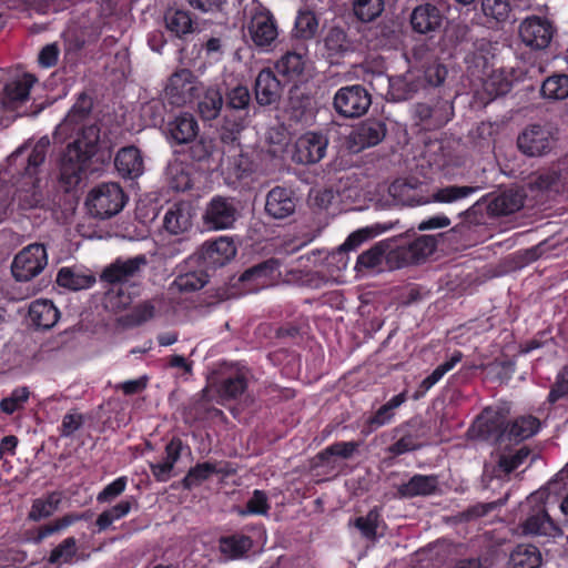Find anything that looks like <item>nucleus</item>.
I'll return each mask as SVG.
<instances>
[{
	"mask_svg": "<svg viewBox=\"0 0 568 568\" xmlns=\"http://www.w3.org/2000/svg\"><path fill=\"white\" fill-rule=\"evenodd\" d=\"M324 47L329 58H342L354 51L353 41L348 38L344 28L331 27L324 37Z\"/></svg>",
	"mask_w": 568,
	"mask_h": 568,
	"instance_id": "a878e982",
	"label": "nucleus"
},
{
	"mask_svg": "<svg viewBox=\"0 0 568 568\" xmlns=\"http://www.w3.org/2000/svg\"><path fill=\"white\" fill-rule=\"evenodd\" d=\"M371 104V93L359 84L341 88L333 100L335 111L347 119L362 116Z\"/></svg>",
	"mask_w": 568,
	"mask_h": 568,
	"instance_id": "7ed1b4c3",
	"label": "nucleus"
},
{
	"mask_svg": "<svg viewBox=\"0 0 568 568\" xmlns=\"http://www.w3.org/2000/svg\"><path fill=\"white\" fill-rule=\"evenodd\" d=\"M224 104L222 92L217 88L206 89L204 97L197 103V111L204 121H211L219 116Z\"/></svg>",
	"mask_w": 568,
	"mask_h": 568,
	"instance_id": "ea45409f",
	"label": "nucleus"
},
{
	"mask_svg": "<svg viewBox=\"0 0 568 568\" xmlns=\"http://www.w3.org/2000/svg\"><path fill=\"white\" fill-rule=\"evenodd\" d=\"M381 520L379 510L374 507L366 516L357 517L354 521L355 527L361 531L363 537L368 540H375L377 537V528Z\"/></svg>",
	"mask_w": 568,
	"mask_h": 568,
	"instance_id": "864d4df0",
	"label": "nucleus"
},
{
	"mask_svg": "<svg viewBox=\"0 0 568 568\" xmlns=\"http://www.w3.org/2000/svg\"><path fill=\"white\" fill-rule=\"evenodd\" d=\"M148 265L145 255H136L130 258H116L101 273L100 280L108 284H123L140 276Z\"/></svg>",
	"mask_w": 568,
	"mask_h": 568,
	"instance_id": "f8f14e48",
	"label": "nucleus"
},
{
	"mask_svg": "<svg viewBox=\"0 0 568 568\" xmlns=\"http://www.w3.org/2000/svg\"><path fill=\"white\" fill-rule=\"evenodd\" d=\"M236 254V247L231 237L221 236L214 241H207L202 245V256L213 263L224 264Z\"/></svg>",
	"mask_w": 568,
	"mask_h": 568,
	"instance_id": "393cba45",
	"label": "nucleus"
},
{
	"mask_svg": "<svg viewBox=\"0 0 568 568\" xmlns=\"http://www.w3.org/2000/svg\"><path fill=\"white\" fill-rule=\"evenodd\" d=\"M318 30V20L314 12L300 11L295 20V34L303 40L313 39Z\"/></svg>",
	"mask_w": 568,
	"mask_h": 568,
	"instance_id": "3c124183",
	"label": "nucleus"
},
{
	"mask_svg": "<svg viewBox=\"0 0 568 568\" xmlns=\"http://www.w3.org/2000/svg\"><path fill=\"white\" fill-rule=\"evenodd\" d=\"M48 257L43 244L34 243L20 251L11 265L12 275L18 282H28L47 265Z\"/></svg>",
	"mask_w": 568,
	"mask_h": 568,
	"instance_id": "423d86ee",
	"label": "nucleus"
},
{
	"mask_svg": "<svg viewBox=\"0 0 568 568\" xmlns=\"http://www.w3.org/2000/svg\"><path fill=\"white\" fill-rule=\"evenodd\" d=\"M387 252V241H381L374 244L369 250L358 255L355 271L357 274L366 275L373 273H381L385 268V253Z\"/></svg>",
	"mask_w": 568,
	"mask_h": 568,
	"instance_id": "5701e85b",
	"label": "nucleus"
},
{
	"mask_svg": "<svg viewBox=\"0 0 568 568\" xmlns=\"http://www.w3.org/2000/svg\"><path fill=\"white\" fill-rule=\"evenodd\" d=\"M412 255L413 264L424 261L436 248V241L430 235H423L407 245Z\"/></svg>",
	"mask_w": 568,
	"mask_h": 568,
	"instance_id": "4d7b16f0",
	"label": "nucleus"
},
{
	"mask_svg": "<svg viewBox=\"0 0 568 568\" xmlns=\"http://www.w3.org/2000/svg\"><path fill=\"white\" fill-rule=\"evenodd\" d=\"M530 453L531 450L527 446H523L514 454L501 455L498 466L504 473L510 474L525 463Z\"/></svg>",
	"mask_w": 568,
	"mask_h": 568,
	"instance_id": "338daca9",
	"label": "nucleus"
},
{
	"mask_svg": "<svg viewBox=\"0 0 568 568\" xmlns=\"http://www.w3.org/2000/svg\"><path fill=\"white\" fill-rule=\"evenodd\" d=\"M384 0H354L353 12L361 22H372L384 11Z\"/></svg>",
	"mask_w": 568,
	"mask_h": 568,
	"instance_id": "09e8293b",
	"label": "nucleus"
},
{
	"mask_svg": "<svg viewBox=\"0 0 568 568\" xmlns=\"http://www.w3.org/2000/svg\"><path fill=\"white\" fill-rule=\"evenodd\" d=\"M61 504V495L52 491L32 501L28 518L32 521H40L54 514Z\"/></svg>",
	"mask_w": 568,
	"mask_h": 568,
	"instance_id": "e433bc0d",
	"label": "nucleus"
},
{
	"mask_svg": "<svg viewBox=\"0 0 568 568\" xmlns=\"http://www.w3.org/2000/svg\"><path fill=\"white\" fill-rule=\"evenodd\" d=\"M540 93L545 99L565 100L568 98V74L548 77L541 85Z\"/></svg>",
	"mask_w": 568,
	"mask_h": 568,
	"instance_id": "a18cd8bd",
	"label": "nucleus"
},
{
	"mask_svg": "<svg viewBox=\"0 0 568 568\" xmlns=\"http://www.w3.org/2000/svg\"><path fill=\"white\" fill-rule=\"evenodd\" d=\"M524 206V197L520 193L509 190L495 196L488 203V213L490 215H509Z\"/></svg>",
	"mask_w": 568,
	"mask_h": 568,
	"instance_id": "7c9ffc66",
	"label": "nucleus"
},
{
	"mask_svg": "<svg viewBox=\"0 0 568 568\" xmlns=\"http://www.w3.org/2000/svg\"><path fill=\"white\" fill-rule=\"evenodd\" d=\"M327 145L328 139L323 133L306 132L296 140L292 160L302 165L316 164L325 156Z\"/></svg>",
	"mask_w": 568,
	"mask_h": 568,
	"instance_id": "9d476101",
	"label": "nucleus"
},
{
	"mask_svg": "<svg viewBox=\"0 0 568 568\" xmlns=\"http://www.w3.org/2000/svg\"><path fill=\"white\" fill-rule=\"evenodd\" d=\"M30 392L28 387H17L8 397L1 399L0 409L8 415H12L17 410L23 408V405L28 402Z\"/></svg>",
	"mask_w": 568,
	"mask_h": 568,
	"instance_id": "052dcab7",
	"label": "nucleus"
},
{
	"mask_svg": "<svg viewBox=\"0 0 568 568\" xmlns=\"http://www.w3.org/2000/svg\"><path fill=\"white\" fill-rule=\"evenodd\" d=\"M237 210L232 200L216 196L206 206L204 224L212 230H224L233 225Z\"/></svg>",
	"mask_w": 568,
	"mask_h": 568,
	"instance_id": "4468645a",
	"label": "nucleus"
},
{
	"mask_svg": "<svg viewBox=\"0 0 568 568\" xmlns=\"http://www.w3.org/2000/svg\"><path fill=\"white\" fill-rule=\"evenodd\" d=\"M556 31L554 22L540 16L527 17L520 22L518 29L523 43L532 50L548 48Z\"/></svg>",
	"mask_w": 568,
	"mask_h": 568,
	"instance_id": "39448f33",
	"label": "nucleus"
},
{
	"mask_svg": "<svg viewBox=\"0 0 568 568\" xmlns=\"http://www.w3.org/2000/svg\"><path fill=\"white\" fill-rule=\"evenodd\" d=\"M37 82V78L30 73L23 74L6 83L3 88L2 104L6 109L13 110L29 99L30 89Z\"/></svg>",
	"mask_w": 568,
	"mask_h": 568,
	"instance_id": "6ab92c4d",
	"label": "nucleus"
},
{
	"mask_svg": "<svg viewBox=\"0 0 568 568\" xmlns=\"http://www.w3.org/2000/svg\"><path fill=\"white\" fill-rule=\"evenodd\" d=\"M275 69L287 80H296L304 73L305 60L302 54L287 51L277 60Z\"/></svg>",
	"mask_w": 568,
	"mask_h": 568,
	"instance_id": "4c0bfd02",
	"label": "nucleus"
},
{
	"mask_svg": "<svg viewBox=\"0 0 568 568\" xmlns=\"http://www.w3.org/2000/svg\"><path fill=\"white\" fill-rule=\"evenodd\" d=\"M77 552V539L72 536L67 537L51 550L48 562L51 565L72 564Z\"/></svg>",
	"mask_w": 568,
	"mask_h": 568,
	"instance_id": "de8ad7c7",
	"label": "nucleus"
},
{
	"mask_svg": "<svg viewBox=\"0 0 568 568\" xmlns=\"http://www.w3.org/2000/svg\"><path fill=\"white\" fill-rule=\"evenodd\" d=\"M114 165L125 179H135L143 173V159L140 150L133 145L122 148L115 155Z\"/></svg>",
	"mask_w": 568,
	"mask_h": 568,
	"instance_id": "4be33fe9",
	"label": "nucleus"
},
{
	"mask_svg": "<svg viewBox=\"0 0 568 568\" xmlns=\"http://www.w3.org/2000/svg\"><path fill=\"white\" fill-rule=\"evenodd\" d=\"M202 83L189 69L175 71L165 87V95L171 104L182 106L199 98Z\"/></svg>",
	"mask_w": 568,
	"mask_h": 568,
	"instance_id": "0eeeda50",
	"label": "nucleus"
},
{
	"mask_svg": "<svg viewBox=\"0 0 568 568\" xmlns=\"http://www.w3.org/2000/svg\"><path fill=\"white\" fill-rule=\"evenodd\" d=\"M128 486V477L120 476L115 478L113 481L108 484L98 495L97 501L99 504H110L119 496H121Z\"/></svg>",
	"mask_w": 568,
	"mask_h": 568,
	"instance_id": "69168bd1",
	"label": "nucleus"
},
{
	"mask_svg": "<svg viewBox=\"0 0 568 568\" xmlns=\"http://www.w3.org/2000/svg\"><path fill=\"white\" fill-rule=\"evenodd\" d=\"M253 546L252 538L244 534H232L219 539L220 551L232 560L243 558Z\"/></svg>",
	"mask_w": 568,
	"mask_h": 568,
	"instance_id": "c85d7f7f",
	"label": "nucleus"
},
{
	"mask_svg": "<svg viewBox=\"0 0 568 568\" xmlns=\"http://www.w3.org/2000/svg\"><path fill=\"white\" fill-rule=\"evenodd\" d=\"M481 11L485 17L504 22L511 11L509 0H481Z\"/></svg>",
	"mask_w": 568,
	"mask_h": 568,
	"instance_id": "680f3d73",
	"label": "nucleus"
},
{
	"mask_svg": "<svg viewBox=\"0 0 568 568\" xmlns=\"http://www.w3.org/2000/svg\"><path fill=\"white\" fill-rule=\"evenodd\" d=\"M358 442H336L315 456L317 466H328L332 457H341L343 459L351 458L358 449Z\"/></svg>",
	"mask_w": 568,
	"mask_h": 568,
	"instance_id": "c9c22d12",
	"label": "nucleus"
},
{
	"mask_svg": "<svg viewBox=\"0 0 568 568\" xmlns=\"http://www.w3.org/2000/svg\"><path fill=\"white\" fill-rule=\"evenodd\" d=\"M92 108V98L81 92L53 133L60 142L75 136L65 146L59 162L60 181L67 190L75 187L94 172L95 164H104L112 158V146L105 138H101L100 125L88 122Z\"/></svg>",
	"mask_w": 568,
	"mask_h": 568,
	"instance_id": "f257e3e1",
	"label": "nucleus"
},
{
	"mask_svg": "<svg viewBox=\"0 0 568 568\" xmlns=\"http://www.w3.org/2000/svg\"><path fill=\"white\" fill-rule=\"evenodd\" d=\"M29 317L39 328H51L59 320L60 312L51 301L38 300L29 307Z\"/></svg>",
	"mask_w": 568,
	"mask_h": 568,
	"instance_id": "cd10ccee",
	"label": "nucleus"
},
{
	"mask_svg": "<svg viewBox=\"0 0 568 568\" xmlns=\"http://www.w3.org/2000/svg\"><path fill=\"white\" fill-rule=\"evenodd\" d=\"M560 172L555 169H545L529 175V187L537 191L554 189L559 182Z\"/></svg>",
	"mask_w": 568,
	"mask_h": 568,
	"instance_id": "603ef678",
	"label": "nucleus"
},
{
	"mask_svg": "<svg viewBox=\"0 0 568 568\" xmlns=\"http://www.w3.org/2000/svg\"><path fill=\"white\" fill-rule=\"evenodd\" d=\"M542 562L540 550L534 545H518L510 554V568H539Z\"/></svg>",
	"mask_w": 568,
	"mask_h": 568,
	"instance_id": "f704fd0d",
	"label": "nucleus"
},
{
	"mask_svg": "<svg viewBox=\"0 0 568 568\" xmlns=\"http://www.w3.org/2000/svg\"><path fill=\"white\" fill-rule=\"evenodd\" d=\"M413 422L409 420L394 428V432L396 434H400V437L387 447L386 452L390 456L397 457L406 453L417 450L422 447V444L419 443V435L417 434V430L413 429Z\"/></svg>",
	"mask_w": 568,
	"mask_h": 568,
	"instance_id": "b1692460",
	"label": "nucleus"
},
{
	"mask_svg": "<svg viewBox=\"0 0 568 568\" xmlns=\"http://www.w3.org/2000/svg\"><path fill=\"white\" fill-rule=\"evenodd\" d=\"M254 91L257 103L264 106L280 100L282 87L271 69H263L255 80Z\"/></svg>",
	"mask_w": 568,
	"mask_h": 568,
	"instance_id": "a211bd4d",
	"label": "nucleus"
},
{
	"mask_svg": "<svg viewBox=\"0 0 568 568\" xmlns=\"http://www.w3.org/2000/svg\"><path fill=\"white\" fill-rule=\"evenodd\" d=\"M193 207L190 202L181 201L172 204L164 217L163 227L171 235H181L192 227Z\"/></svg>",
	"mask_w": 568,
	"mask_h": 568,
	"instance_id": "dca6fc26",
	"label": "nucleus"
},
{
	"mask_svg": "<svg viewBox=\"0 0 568 568\" xmlns=\"http://www.w3.org/2000/svg\"><path fill=\"white\" fill-rule=\"evenodd\" d=\"M566 397H568V364L557 374L556 381L550 387L547 400L549 404L554 405Z\"/></svg>",
	"mask_w": 568,
	"mask_h": 568,
	"instance_id": "774afa93",
	"label": "nucleus"
},
{
	"mask_svg": "<svg viewBox=\"0 0 568 568\" xmlns=\"http://www.w3.org/2000/svg\"><path fill=\"white\" fill-rule=\"evenodd\" d=\"M417 183L418 181L416 179H397L389 185L388 191L394 199L406 205L428 203V200L420 201L412 194V192L415 191Z\"/></svg>",
	"mask_w": 568,
	"mask_h": 568,
	"instance_id": "c03bdc74",
	"label": "nucleus"
},
{
	"mask_svg": "<svg viewBox=\"0 0 568 568\" xmlns=\"http://www.w3.org/2000/svg\"><path fill=\"white\" fill-rule=\"evenodd\" d=\"M39 179H29L17 190L16 197L22 210H31L44 205V195Z\"/></svg>",
	"mask_w": 568,
	"mask_h": 568,
	"instance_id": "473e14b6",
	"label": "nucleus"
},
{
	"mask_svg": "<svg viewBox=\"0 0 568 568\" xmlns=\"http://www.w3.org/2000/svg\"><path fill=\"white\" fill-rule=\"evenodd\" d=\"M438 487L436 475L416 474L408 481L397 486V497L409 499L417 496H429L435 494Z\"/></svg>",
	"mask_w": 568,
	"mask_h": 568,
	"instance_id": "aec40b11",
	"label": "nucleus"
},
{
	"mask_svg": "<svg viewBox=\"0 0 568 568\" xmlns=\"http://www.w3.org/2000/svg\"><path fill=\"white\" fill-rule=\"evenodd\" d=\"M247 379L242 374H235L224 378L217 388V393L222 399H236L247 388Z\"/></svg>",
	"mask_w": 568,
	"mask_h": 568,
	"instance_id": "8fccbe9b",
	"label": "nucleus"
},
{
	"mask_svg": "<svg viewBox=\"0 0 568 568\" xmlns=\"http://www.w3.org/2000/svg\"><path fill=\"white\" fill-rule=\"evenodd\" d=\"M245 126V118L226 112L219 129L221 142L227 145L240 146V136Z\"/></svg>",
	"mask_w": 568,
	"mask_h": 568,
	"instance_id": "72a5a7b5",
	"label": "nucleus"
},
{
	"mask_svg": "<svg viewBox=\"0 0 568 568\" xmlns=\"http://www.w3.org/2000/svg\"><path fill=\"white\" fill-rule=\"evenodd\" d=\"M156 300L144 301L135 305L130 313L122 317L125 326L135 327L152 320L156 313Z\"/></svg>",
	"mask_w": 568,
	"mask_h": 568,
	"instance_id": "49530a36",
	"label": "nucleus"
},
{
	"mask_svg": "<svg viewBox=\"0 0 568 568\" xmlns=\"http://www.w3.org/2000/svg\"><path fill=\"white\" fill-rule=\"evenodd\" d=\"M215 464L211 462L197 463L191 467L180 481L184 490H192L209 480L215 474Z\"/></svg>",
	"mask_w": 568,
	"mask_h": 568,
	"instance_id": "79ce46f5",
	"label": "nucleus"
},
{
	"mask_svg": "<svg viewBox=\"0 0 568 568\" xmlns=\"http://www.w3.org/2000/svg\"><path fill=\"white\" fill-rule=\"evenodd\" d=\"M539 419L534 416H521L507 424L505 442L520 443L538 433Z\"/></svg>",
	"mask_w": 568,
	"mask_h": 568,
	"instance_id": "2f4dec72",
	"label": "nucleus"
},
{
	"mask_svg": "<svg viewBox=\"0 0 568 568\" xmlns=\"http://www.w3.org/2000/svg\"><path fill=\"white\" fill-rule=\"evenodd\" d=\"M133 503L132 497L130 499H122L114 506L103 510L95 519L98 532L109 529L114 521L126 517L132 509Z\"/></svg>",
	"mask_w": 568,
	"mask_h": 568,
	"instance_id": "a19ab883",
	"label": "nucleus"
},
{
	"mask_svg": "<svg viewBox=\"0 0 568 568\" xmlns=\"http://www.w3.org/2000/svg\"><path fill=\"white\" fill-rule=\"evenodd\" d=\"M551 132L542 125H528L517 138V146L527 156H542L552 149Z\"/></svg>",
	"mask_w": 568,
	"mask_h": 568,
	"instance_id": "ddd939ff",
	"label": "nucleus"
},
{
	"mask_svg": "<svg viewBox=\"0 0 568 568\" xmlns=\"http://www.w3.org/2000/svg\"><path fill=\"white\" fill-rule=\"evenodd\" d=\"M445 16L439 7L426 2L416 6L409 14V24L413 32L432 38L439 32Z\"/></svg>",
	"mask_w": 568,
	"mask_h": 568,
	"instance_id": "9b49d317",
	"label": "nucleus"
},
{
	"mask_svg": "<svg viewBox=\"0 0 568 568\" xmlns=\"http://www.w3.org/2000/svg\"><path fill=\"white\" fill-rule=\"evenodd\" d=\"M168 180L171 189L178 192H184L192 187L190 174L180 163L168 166Z\"/></svg>",
	"mask_w": 568,
	"mask_h": 568,
	"instance_id": "13d9d810",
	"label": "nucleus"
},
{
	"mask_svg": "<svg viewBox=\"0 0 568 568\" xmlns=\"http://www.w3.org/2000/svg\"><path fill=\"white\" fill-rule=\"evenodd\" d=\"M513 87V81L508 79L503 70L494 71L485 83L486 91L495 97L507 94Z\"/></svg>",
	"mask_w": 568,
	"mask_h": 568,
	"instance_id": "e2e57ef3",
	"label": "nucleus"
},
{
	"mask_svg": "<svg viewBox=\"0 0 568 568\" xmlns=\"http://www.w3.org/2000/svg\"><path fill=\"white\" fill-rule=\"evenodd\" d=\"M386 134V123L381 119L369 118L354 126L346 139V148L351 153H359L366 148L379 144Z\"/></svg>",
	"mask_w": 568,
	"mask_h": 568,
	"instance_id": "6e6552de",
	"label": "nucleus"
},
{
	"mask_svg": "<svg viewBox=\"0 0 568 568\" xmlns=\"http://www.w3.org/2000/svg\"><path fill=\"white\" fill-rule=\"evenodd\" d=\"M478 187L475 186H458L449 185L446 187L438 189L432 195V200L440 203H450L460 199H464L474 193Z\"/></svg>",
	"mask_w": 568,
	"mask_h": 568,
	"instance_id": "6e6d98bb",
	"label": "nucleus"
},
{
	"mask_svg": "<svg viewBox=\"0 0 568 568\" xmlns=\"http://www.w3.org/2000/svg\"><path fill=\"white\" fill-rule=\"evenodd\" d=\"M138 286H109L104 296V305L112 312H120L130 306L133 296L136 295L134 288Z\"/></svg>",
	"mask_w": 568,
	"mask_h": 568,
	"instance_id": "58836bf2",
	"label": "nucleus"
},
{
	"mask_svg": "<svg viewBox=\"0 0 568 568\" xmlns=\"http://www.w3.org/2000/svg\"><path fill=\"white\" fill-rule=\"evenodd\" d=\"M384 260L388 270H396L413 264L409 248L407 246L393 248L390 241H387V252Z\"/></svg>",
	"mask_w": 568,
	"mask_h": 568,
	"instance_id": "5fc2aeb1",
	"label": "nucleus"
},
{
	"mask_svg": "<svg viewBox=\"0 0 568 568\" xmlns=\"http://www.w3.org/2000/svg\"><path fill=\"white\" fill-rule=\"evenodd\" d=\"M247 32L253 44L260 49L270 48L278 37L274 16L266 8H257L247 23Z\"/></svg>",
	"mask_w": 568,
	"mask_h": 568,
	"instance_id": "1a4fd4ad",
	"label": "nucleus"
},
{
	"mask_svg": "<svg viewBox=\"0 0 568 568\" xmlns=\"http://www.w3.org/2000/svg\"><path fill=\"white\" fill-rule=\"evenodd\" d=\"M463 358V353L456 351L452 357L438 365L428 376H426L417 386L416 390L412 395L414 400L423 398L427 392L435 386L446 373L452 371Z\"/></svg>",
	"mask_w": 568,
	"mask_h": 568,
	"instance_id": "bb28decb",
	"label": "nucleus"
},
{
	"mask_svg": "<svg viewBox=\"0 0 568 568\" xmlns=\"http://www.w3.org/2000/svg\"><path fill=\"white\" fill-rule=\"evenodd\" d=\"M169 131L176 143L184 144L195 139L199 132V125L191 113H182L170 122Z\"/></svg>",
	"mask_w": 568,
	"mask_h": 568,
	"instance_id": "c756f323",
	"label": "nucleus"
},
{
	"mask_svg": "<svg viewBox=\"0 0 568 568\" xmlns=\"http://www.w3.org/2000/svg\"><path fill=\"white\" fill-rule=\"evenodd\" d=\"M271 506L265 491L255 489L252 497L246 501L245 509L240 515H267Z\"/></svg>",
	"mask_w": 568,
	"mask_h": 568,
	"instance_id": "0e129e2a",
	"label": "nucleus"
},
{
	"mask_svg": "<svg viewBox=\"0 0 568 568\" xmlns=\"http://www.w3.org/2000/svg\"><path fill=\"white\" fill-rule=\"evenodd\" d=\"M251 103V94L246 87L237 85L226 94V112L246 110Z\"/></svg>",
	"mask_w": 568,
	"mask_h": 568,
	"instance_id": "bf43d9fd",
	"label": "nucleus"
},
{
	"mask_svg": "<svg viewBox=\"0 0 568 568\" xmlns=\"http://www.w3.org/2000/svg\"><path fill=\"white\" fill-rule=\"evenodd\" d=\"M525 534L555 537L560 532L559 527L548 514L544 504L538 505L523 523Z\"/></svg>",
	"mask_w": 568,
	"mask_h": 568,
	"instance_id": "f3484780",
	"label": "nucleus"
},
{
	"mask_svg": "<svg viewBox=\"0 0 568 568\" xmlns=\"http://www.w3.org/2000/svg\"><path fill=\"white\" fill-rule=\"evenodd\" d=\"M125 202V194L119 184L103 183L90 191L85 204L93 217L105 220L119 214Z\"/></svg>",
	"mask_w": 568,
	"mask_h": 568,
	"instance_id": "f03ea898",
	"label": "nucleus"
},
{
	"mask_svg": "<svg viewBox=\"0 0 568 568\" xmlns=\"http://www.w3.org/2000/svg\"><path fill=\"white\" fill-rule=\"evenodd\" d=\"M297 199L291 189L275 186L268 191L265 212L275 220L286 219L295 213Z\"/></svg>",
	"mask_w": 568,
	"mask_h": 568,
	"instance_id": "2eb2a0df",
	"label": "nucleus"
},
{
	"mask_svg": "<svg viewBox=\"0 0 568 568\" xmlns=\"http://www.w3.org/2000/svg\"><path fill=\"white\" fill-rule=\"evenodd\" d=\"M165 28L179 39L186 37L196 31L197 24L192 18V13L184 9L169 8L164 12Z\"/></svg>",
	"mask_w": 568,
	"mask_h": 568,
	"instance_id": "412c9836",
	"label": "nucleus"
},
{
	"mask_svg": "<svg viewBox=\"0 0 568 568\" xmlns=\"http://www.w3.org/2000/svg\"><path fill=\"white\" fill-rule=\"evenodd\" d=\"M507 424V410L499 406H488L476 417L473 429L483 440L503 444Z\"/></svg>",
	"mask_w": 568,
	"mask_h": 568,
	"instance_id": "20e7f679",
	"label": "nucleus"
},
{
	"mask_svg": "<svg viewBox=\"0 0 568 568\" xmlns=\"http://www.w3.org/2000/svg\"><path fill=\"white\" fill-rule=\"evenodd\" d=\"M278 261L276 258H268L258 264H255L246 268L239 277V282H252V281H271L274 280V274L278 273Z\"/></svg>",
	"mask_w": 568,
	"mask_h": 568,
	"instance_id": "37998d69",
	"label": "nucleus"
}]
</instances>
